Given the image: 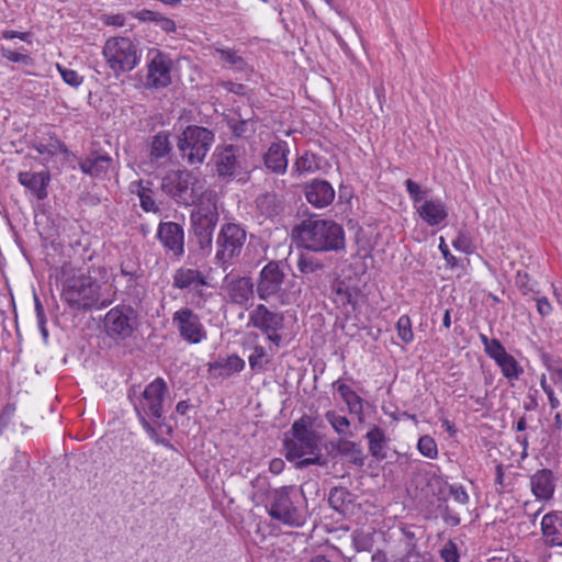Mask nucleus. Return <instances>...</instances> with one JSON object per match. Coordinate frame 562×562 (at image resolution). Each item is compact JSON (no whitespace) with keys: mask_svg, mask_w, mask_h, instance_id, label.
<instances>
[{"mask_svg":"<svg viewBox=\"0 0 562 562\" xmlns=\"http://www.w3.org/2000/svg\"><path fill=\"white\" fill-rule=\"evenodd\" d=\"M296 245L314 252L340 251L346 248L345 231L331 220L311 216L292 229Z\"/></svg>","mask_w":562,"mask_h":562,"instance_id":"nucleus-2","label":"nucleus"},{"mask_svg":"<svg viewBox=\"0 0 562 562\" xmlns=\"http://www.w3.org/2000/svg\"><path fill=\"white\" fill-rule=\"evenodd\" d=\"M452 246L464 254L473 251V245L469 235L464 232H459L457 237L452 240Z\"/></svg>","mask_w":562,"mask_h":562,"instance_id":"nucleus-54","label":"nucleus"},{"mask_svg":"<svg viewBox=\"0 0 562 562\" xmlns=\"http://www.w3.org/2000/svg\"><path fill=\"white\" fill-rule=\"evenodd\" d=\"M172 151V144L170 142V133L160 131L150 138L149 143V158L154 162L168 160Z\"/></svg>","mask_w":562,"mask_h":562,"instance_id":"nucleus-32","label":"nucleus"},{"mask_svg":"<svg viewBox=\"0 0 562 562\" xmlns=\"http://www.w3.org/2000/svg\"><path fill=\"white\" fill-rule=\"evenodd\" d=\"M172 324L180 337L189 344H199L206 339V330L200 316L189 307H181L172 315Z\"/></svg>","mask_w":562,"mask_h":562,"instance_id":"nucleus-16","label":"nucleus"},{"mask_svg":"<svg viewBox=\"0 0 562 562\" xmlns=\"http://www.w3.org/2000/svg\"><path fill=\"white\" fill-rule=\"evenodd\" d=\"M1 54H2V57H4L5 59H8L12 63L29 64L31 60V57L29 55L22 54V53H19V52H15V50H12V49H9L5 47H1Z\"/></svg>","mask_w":562,"mask_h":562,"instance_id":"nucleus-59","label":"nucleus"},{"mask_svg":"<svg viewBox=\"0 0 562 562\" xmlns=\"http://www.w3.org/2000/svg\"><path fill=\"white\" fill-rule=\"evenodd\" d=\"M266 356V349L262 346H255L252 353L248 357L250 368L252 370H262L268 363Z\"/></svg>","mask_w":562,"mask_h":562,"instance_id":"nucleus-47","label":"nucleus"},{"mask_svg":"<svg viewBox=\"0 0 562 562\" xmlns=\"http://www.w3.org/2000/svg\"><path fill=\"white\" fill-rule=\"evenodd\" d=\"M310 427L311 422L307 417L295 420L292 425L293 437L314 435L315 432L311 430Z\"/></svg>","mask_w":562,"mask_h":562,"instance_id":"nucleus-55","label":"nucleus"},{"mask_svg":"<svg viewBox=\"0 0 562 562\" xmlns=\"http://www.w3.org/2000/svg\"><path fill=\"white\" fill-rule=\"evenodd\" d=\"M333 385L337 389L342 401L348 406L349 413L358 415L361 419L363 416V400L349 385L345 383L336 381Z\"/></svg>","mask_w":562,"mask_h":562,"instance_id":"nucleus-36","label":"nucleus"},{"mask_svg":"<svg viewBox=\"0 0 562 562\" xmlns=\"http://www.w3.org/2000/svg\"><path fill=\"white\" fill-rule=\"evenodd\" d=\"M282 261L270 260L262 267L256 282V293L262 301L280 300L284 294L285 281Z\"/></svg>","mask_w":562,"mask_h":562,"instance_id":"nucleus-10","label":"nucleus"},{"mask_svg":"<svg viewBox=\"0 0 562 562\" xmlns=\"http://www.w3.org/2000/svg\"><path fill=\"white\" fill-rule=\"evenodd\" d=\"M515 284L524 295L535 291V283L525 271H517Z\"/></svg>","mask_w":562,"mask_h":562,"instance_id":"nucleus-52","label":"nucleus"},{"mask_svg":"<svg viewBox=\"0 0 562 562\" xmlns=\"http://www.w3.org/2000/svg\"><path fill=\"white\" fill-rule=\"evenodd\" d=\"M156 238L171 259L179 261L184 255V228L176 222H160Z\"/></svg>","mask_w":562,"mask_h":562,"instance_id":"nucleus-15","label":"nucleus"},{"mask_svg":"<svg viewBox=\"0 0 562 562\" xmlns=\"http://www.w3.org/2000/svg\"><path fill=\"white\" fill-rule=\"evenodd\" d=\"M57 68H58V71H59L63 80L67 85L77 88L82 83L83 77L80 76L76 70L68 69V68L59 66V65L57 66Z\"/></svg>","mask_w":562,"mask_h":562,"instance_id":"nucleus-51","label":"nucleus"},{"mask_svg":"<svg viewBox=\"0 0 562 562\" xmlns=\"http://www.w3.org/2000/svg\"><path fill=\"white\" fill-rule=\"evenodd\" d=\"M397 335L400 339L406 344L414 339L412 330V322L407 315H402L396 323Z\"/></svg>","mask_w":562,"mask_h":562,"instance_id":"nucleus-46","label":"nucleus"},{"mask_svg":"<svg viewBox=\"0 0 562 562\" xmlns=\"http://www.w3.org/2000/svg\"><path fill=\"white\" fill-rule=\"evenodd\" d=\"M480 340L485 353L499 367L502 374L508 381H517L524 373V368L509 355L503 344L496 339H490L485 334H480Z\"/></svg>","mask_w":562,"mask_h":562,"instance_id":"nucleus-13","label":"nucleus"},{"mask_svg":"<svg viewBox=\"0 0 562 562\" xmlns=\"http://www.w3.org/2000/svg\"><path fill=\"white\" fill-rule=\"evenodd\" d=\"M439 249L450 267H456L458 265L457 258L453 255H451L442 237L440 238Z\"/></svg>","mask_w":562,"mask_h":562,"instance_id":"nucleus-62","label":"nucleus"},{"mask_svg":"<svg viewBox=\"0 0 562 562\" xmlns=\"http://www.w3.org/2000/svg\"><path fill=\"white\" fill-rule=\"evenodd\" d=\"M530 487L532 494L540 501H548L554 493V476L551 470H538L530 477Z\"/></svg>","mask_w":562,"mask_h":562,"instance_id":"nucleus-26","label":"nucleus"},{"mask_svg":"<svg viewBox=\"0 0 562 562\" xmlns=\"http://www.w3.org/2000/svg\"><path fill=\"white\" fill-rule=\"evenodd\" d=\"M245 361L237 355H231L225 359H220L211 364L210 370L221 378H228L243 371Z\"/></svg>","mask_w":562,"mask_h":562,"instance_id":"nucleus-34","label":"nucleus"},{"mask_svg":"<svg viewBox=\"0 0 562 562\" xmlns=\"http://www.w3.org/2000/svg\"><path fill=\"white\" fill-rule=\"evenodd\" d=\"M284 447L286 459L290 461L296 460V469H304L312 464H326V461L318 454L319 448L315 434L286 439Z\"/></svg>","mask_w":562,"mask_h":562,"instance_id":"nucleus-11","label":"nucleus"},{"mask_svg":"<svg viewBox=\"0 0 562 562\" xmlns=\"http://www.w3.org/2000/svg\"><path fill=\"white\" fill-rule=\"evenodd\" d=\"M439 509L441 513V517L447 525L451 527L460 525L461 519L459 517V514L451 509L446 501L439 504Z\"/></svg>","mask_w":562,"mask_h":562,"instance_id":"nucleus-53","label":"nucleus"},{"mask_svg":"<svg viewBox=\"0 0 562 562\" xmlns=\"http://www.w3.org/2000/svg\"><path fill=\"white\" fill-rule=\"evenodd\" d=\"M218 222L190 221L191 232L202 255L212 250L213 233Z\"/></svg>","mask_w":562,"mask_h":562,"instance_id":"nucleus-27","label":"nucleus"},{"mask_svg":"<svg viewBox=\"0 0 562 562\" xmlns=\"http://www.w3.org/2000/svg\"><path fill=\"white\" fill-rule=\"evenodd\" d=\"M214 142L213 131L200 125H188L177 136V148L182 160L189 166H201Z\"/></svg>","mask_w":562,"mask_h":562,"instance_id":"nucleus-6","label":"nucleus"},{"mask_svg":"<svg viewBox=\"0 0 562 562\" xmlns=\"http://www.w3.org/2000/svg\"><path fill=\"white\" fill-rule=\"evenodd\" d=\"M216 53L220 55V58L223 63L235 69L241 70L246 66L245 59L233 49L217 48Z\"/></svg>","mask_w":562,"mask_h":562,"instance_id":"nucleus-43","label":"nucleus"},{"mask_svg":"<svg viewBox=\"0 0 562 562\" xmlns=\"http://www.w3.org/2000/svg\"><path fill=\"white\" fill-rule=\"evenodd\" d=\"M227 295L232 303L245 306L254 297L255 283L249 277H238L228 281L225 277Z\"/></svg>","mask_w":562,"mask_h":562,"instance_id":"nucleus-21","label":"nucleus"},{"mask_svg":"<svg viewBox=\"0 0 562 562\" xmlns=\"http://www.w3.org/2000/svg\"><path fill=\"white\" fill-rule=\"evenodd\" d=\"M416 212L429 226L440 225L448 217L447 206L440 199L425 200L416 206Z\"/></svg>","mask_w":562,"mask_h":562,"instance_id":"nucleus-23","label":"nucleus"},{"mask_svg":"<svg viewBox=\"0 0 562 562\" xmlns=\"http://www.w3.org/2000/svg\"><path fill=\"white\" fill-rule=\"evenodd\" d=\"M335 293L338 296V300L340 301L341 304H344V305L345 304H351V305L356 304V302L353 300V296H355L353 293L344 283H339L335 288Z\"/></svg>","mask_w":562,"mask_h":562,"instance_id":"nucleus-58","label":"nucleus"},{"mask_svg":"<svg viewBox=\"0 0 562 562\" xmlns=\"http://www.w3.org/2000/svg\"><path fill=\"white\" fill-rule=\"evenodd\" d=\"M205 276L194 268L180 267L172 277V286L179 290H192L199 286H209Z\"/></svg>","mask_w":562,"mask_h":562,"instance_id":"nucleus-25","label":"nucleus"},{"mask_svg":"<svg viewBox=\"0 0 562 562\" xmlns=\"http://www.w3.org/2000/svg\"><path fill=\"white\" fill-rule=\"evenodd\" d=\"M304 193L307 202L317 209L330 205L335 199V190L333 186L322 179H314L306 183Z\"/></svg>","mask_w":562,"mask_h":562,"instance_id":"nucleus-20","label":"nucleus"},{"mask_svg":"<svg viewBox=\"0 0 562 562\" xmlns=\"http://www.w3.org/2000/svg\"><path fill=\"white\" fill-rule=\"evenodd\" d=\"M30 147L37 151L40 161L43 165L52 161L58 154H63L66 157L70 154L66 144L52 131L36 134L31 139Z\"/></svg>","mask_w":562,"mask_h":562,"instance_id":"nucleus-18","label":"nucleus"},{"mask_svg":"<svg viewBox=\"0 0 562 562\" xmlns=\"http://www.w3.org/2000/svg\"><path fill=\"white\" fill-rule=\"evenodd\" d=\"M132 193H136L139 198V204L143 211L149 213H159L160 207L154 199V193H146L143 188V180L133 181L130 186Z\"/></svg>","mask_w":562,"mask_h":562,"instance_id":"nucleus-38","label":"nucleus"},{"mask_svg":"<svg viewBox=\"0 0 562 562\" xmlns=\"http://www.w3.org/2000/svg\"><path fill=\"white\" fill-rule=\"evenodd\" d=\"M156 24L167 33L176 31V23L173 20L158 15Z\"/></svg>","mask_w":562,"mask_h":562,"instance_id":"nucleus-63","label":"nucleus"},{"mask_svg":"<svg viewBox=\"0 0 562 562\" xmlns=\"http://www.w3.org/2000/svg\"><path fill=\"white\" fill-rule=\"evenodd\" d=\"M495 485L498 493H503L507 488L503 464H497L495 468Z\"/></svg>","mask_w":562,"mask_h":562,"instance_id":"nucleus-60","label":"nucleus"},{"mask_svg":"<svg viewBox=\"0 0 562 562\" xmlns=\"http://www.w3.org/2000/svg\"><path fill=\"white\" fill-rule=\"evenodd\" d=\"M229 128L236 137H246L255 133V123L250 120H231Z\"/></svg>","mask_w":562,"mask_h":562,"instance_id":"nucleus-44","label":"nucleus"},{"mask_svg":"<svg viewBox=\"0 0 562 562\" xmlns=\"http://www.w3.org/2000/svg\"><path fill=\"white\" fill-rule=\"evenodd\" d=\"M449 493L453 499L461 505H467L470 502L468 492L465 491L464 486L460 484L450 485Z\"/></svg>","mask_w":562,"mask_h":562,"instance_id":"nucleus-57","label":"nucleus"},{"mask_svg":"<svg viewBox=\"0 0 562 562\" xmlns=\"http://www.w3.org/2000/svg\"><path fill=\"white\" fill-rule=\"evenodd\" d=\"M319 164L321 158L316 154L305 151L296 158L292 167V173L300 177L303 173L315 172L319 169Z\"/></svg>","mask_w":562,"mask_h":562,"instance_id":"nucleus-37","label":"nucleus"},{"mask_svg":"<svg viewBox=\"0 0 562 562\" xmlns=\"http://www.w3.org/2000/svg\"><path fill=\"white\" fill-rule=\"evenodd\" d=\"M169 387L162 378H156L147 384L138 400L134 404L136 416L150 439L162 442L159 439L157 427L164 425V401Z\"/></svg>","mask_w":562,"mask_h":562,"instance_id":"nucleus-3","label":"nucleus"},{"mask_svg":"<svg viewBox=\"0 0 562 562\" xmlns=\"http://www.w3.org/2000/svg\"><path fill=\"white\" fill-rule=\"evenodd\" d=\"M112 165V158L104 154L92 151L88 157L79 161V168L85 175L101 177L105 175Z\"/></svg>","mask_w":562,"mask_h":562,"instance_id":"nucleus-29","label":"nucleus"},{"mask_svg":"<svg viewBox=\"0 0 562 562\" xmlns=\"http://www.w3.org/2000/svg\"><path fill=\"white\" fill-rule=\"evenodd\" d=\"M256 488L255 497L265 504L268 515L290 527H301L306 520V501L296 486L286 485L271 488L266 477H256L251 482Z\"/></svg>","mask_w":562,"mask_h":562,"instance_id":"nucleus-1","label":"nucleus"},{"mask_svg":"<svg viewBox=\"0 0 562 562\" xmlns=\"http://www.w3.org/2000/svg\"><path fill=\"white\" fill-rule=\"evenodd\" d=\"M353 544L358 551H369L372 547V536L362 530H356L352 533Z\"/></svg>","mask_w":562,"mask_h":562,"instance_id":"nucleus-49","label":"nucleus"},{"mask_svg":"<svg viewBox=\"0 0 562 562\" xmlns=\"http://www.w3.org/2000/svg\"><path fill=\"white\" fill-rule=\"evenodd\" d=\"M364 437L368 440L369 453L378 461L384 460L389 445L385 431L381 427L373 425Z\"/></svg>","mask_w":562,"mask_h":562,"instance_id":"nucleus-30","label":"nucleus"},{"mask_svg":"<svg viewBox=\"0 0 562 562\" xmlns=\"http://www.w3.org/2000/svg\"><path fill=\"white\" fill-rule=\"evenodd\" d=\"M19 182L29 189L37 200H44L47 198V187L50 181L49 171H22L18 175Z\"/></svg>","mask_w":562,"mask_h":562,"instance_id":"nucleus-22","label":"nucleus"},{"mask_svg":"<svg viewBox=\"0 0 562 562\" xmlns=\"http://www.w3.org/2000/svg\"><path fill=\"white\" fill-rule=\"evenodd\" d=\"M331 449L336 454L346 458L348 462L359 468L364 465L366 456L359 443L339 438L336 442H331Z\"/></svg>","mask_w":562,"mask_h":562,"instance_id":"nucleus-28","label":"nucleus"},{"mask_svg":"<svg viewBox=\"0 0 562 562\" xmlns=\"http://www.w3.org/2000/svg\"><path fill=\"white\" fill-rule=\"evenodd\" d=\"M417 449L424 457L429 459H436L438 456L437 443L435 439L428 435L419 438Z\"/></svg>","mask_w":562,"mask_h":562,"instance_id":"nucleus-45","label":"nucleus"},{"mask_svg":"<svg viewBox=\"0 0 562 562\" xmlns=\"http://www.w3.org/2000/svg\"><path fill=\"white\" fill-rule=\"evenodd\" d=\"M191 291V302L196 308H204L206 302L213 296V293L206 291L204 286L194 288Z\"/></svg>","mask_w":562,"mask_h":562,"instance_id":"nucleus-50","label":"nucleus"},{"mask_svg":"<svg viewBox=\"0 0 562 562\" xmlns=\"http://www.w3.org/2000/svg\"><path fill=\"white\" fill-rule=\"evenodd\" d=\"M256 207L261 215L271 218L283 212V201L274 192H266L258 195L255 200Z\"/></svg>","mask_w":562,"mask_h":562,"instance_id":"nucleus-33","label":"nucleus"},{"mask_svg":"<svg viewBox=\"0 0 562 562\" xmlns=\"http://www.w3.org/2000/svg\"><path fill=\"white\" fill-rule=\"evenodd\" d=\"M137 327V312L130 305H117L104 317V329L113 339H126Z\"/></svg>","mask_w":562,"mask_h":562,"instance_id":"nucleus-12","label":"nucleus"},{"mask_svg":"<svg viewBox=\"0 0 562 562\" xmlns=\"http://www.w3.org/2000/svg\"><path fill=\"white\" fill-rule=\"evenodd\" d=\"M440 557L445 562H459L457 544L452 541L447 542L440 550Z\"/></svg>","mask_w":562,"mask_h":562,"instance_id":"nucleus-56","label":"nucleus"},{"mask_svg":"<svg viewBox=\"0 0 562 562\" xmlns=\"http://www.w3.org/2000/svg\"><path fill=\"white\" fill-rule=\"evenodd\" d=\"M286 143H273L266 153L265 166L276 173H284L288 167Z\"/></svg>","mask_w":562,"mask_h":562,"instance_id":"nucleus-31","label":"nucleus"},{"mask_svg":"<svg viewBox=\"0 0 562 562\" xmlns=\"http://www.w3.org/2000/svg\"><path fill=\"white\" fill-rule=\"evenodd\" d=\"M193 205L190 221L218 222L217 195L213 190H201Z\"/></svg>","mask_w":562,"mask_h":562,"instance_id":"nucleus-19","label":"nucleus"},{"mask_svg":"<svg viewBox=\"0 0 562 562\" xmlns=\"http://www.w3.org/2000/svg\"><path fill=\"white\" fill-rule=\"evenodd\" d=\"M405 188L415 207L422 204L425 200H428L427 196L429 190L423 189L417 182L413 181L412 179L405 180Z\"/></svg>","mask_w":562,"mask_h":562,"instance_id":"nucleus-42","label":"nucleus"},{"mask_svg":"<svg viewBox=\"0 0 562 562\" xmlns=\"http://www.w3.org/2000/svg\"><path fill=\"white\" fill-rule=\"evenodd\" d=\"M249 324L267 335L268 340L276 346L281 344L282 337L279 334L284 327V315L269 310L266 305L259 304L249 315Z\"/></svg>","mask_w":562,"mask_h":562,"instance_id":"nucleus-14","label":"nucleus"},{"mask_svg":"<svg viewBox=\"0 0 562 562\" xmlns=\"http://www.w3.org/2000/svg\"><path fill=\"white\" fill-rule=\"evenodd\" d=\"M325 418L338 435H340V436L351 435L350 422L346 416L339 415L335 411H328L325 414Z\"/></svg>","mask_w":562,"mask_h":562,"instance_id":"nucleus-41","label":"nucleus"},{"mask_svg":"<svg viewBox=\"0 0 562 562\" xmlns=\"http://www.w3.org/2000/svg\"><path fill=\"white\" fill-rule=\"evenodd\" d=\"M161 191L179 205L191 206L203 189L200 179L188 169L169 170L160 182Z\"/></svg>","mask_w":562,"mask_h":562,"instance_id":"nucleus-7","label":"nucleus"},{"mask_svg":"<svg viewBox=\"0 0 562 562\" xmlns=\"http://www.w3.org/2000/svg\"><path fill=\"white\" fill-rule=\"evenodd\" d=\"M106 66L117 78L122 74L132 71L140 60L138 43L130 37H111L102 49Z\"/></svg>","mask_w":562,"mask_h":562,"instance_id":"nucleus-8","label":"nucleus"},{"mask_svg":"<svg viewBox=\"0 0 562 562\" xmlns=\"http://www.w3.org/2000/svg\"><path fill=\"white\" fill-rule=\"evenodd\" d=\"M212 157L215 173L220 180L241 186L250 181L255 166L243 147L233 144L220 145L216 146Z\"/></svg>","mask_w":562,"mask_h":562,"instance_id":"nucleus-4","label":"nucleus"},{"mask_svg":"<svg viewBox=\"0 0 562 562\" xmlns=\"http://www.w3.org/2000/svg\"><path fill=\"white\" fill-rule=\"evenodd\" d=\"M541 531L546 544L562 546V512L553 510L546 514L541 520Z\"/></svg>","mask_w":562,"mask_h":562,"instance_id":"nucleus-24","label":"nucleus"},{"mask_svg":"<svg viewBox=\"0 0 562 562\" xmlns=\"http://www.w3.org/2000/svg\"><path fill=\"white\" fill-rule=\"evenodd\" d=\"M297 270L311 280L308 276L317 274L319 271L324 270L325 265L317 259L316 257L308 254H301L296 263Z\"/></svg>","mask_w":562,"mask_h":562,"instance_id":"nucleus-40","label":"nucleus"},{"mask_svg":"<svg viewBox=\"0 0 562 562\" xmlns=\"http://www.w3.org/2000/svg\"><path fill=\"white\" fill-rule=\"evenodd\" d=\"M172 60L168 54L153 49L148 54L147 85L159 89L171 83Z\"/></svg>","mask_w":562,"mask_h":562,"instance_id":"nucleus-17","label":"nucleus"},{"mask_svg":"<svg viewBox=\"0 0 562 562\" xmlns=\"http://www.w3.org/2000/svg\"><path fill=\"white\" fill-rule=\"evenodd\" d=\"M406 553L403 558L404 562H422L420 553L417 551L416 546L405 547Z\"/></svg>","mask_w":562,"mask_h":562,"instance_id":"nucleus-64","label":"nucleus"},{"mask_svg":"<svg viewBox=\"0 0 562 562\" xmlns=\"http://www.w3.org/2000/svg\"><path fill=\"white\" fill-rule=\"evenodd\" d=\"M541 361L546 369L550 373V378L553 383L562 392V360L559 357H554L548 352L540 353Z\"/></svg>","mask_w":562,"mask_h":562,"instance_id":"nucleus-39","label":"nucleus"},{"mask_svg":"<svg viewBox=\"0 0 562 562\" xmlns=\"http://www.w3.org/2000/svg\"><path fill=\"white\" fill-rule=\"evenodd\" d=\"M61 299L69 307L76 311H88L95 306H106L104 301L100 302V284L98 281L83 272L74 274L65 280Z\"/></svg>","mask_w":562,"mask_h":562,"instance_id":"nucleus-5","label":"nucleus"},{"mask_svg":"<svg viewBox=\"0 0 562 562\" xmlns=\"http://www.w3.org/2000/svg\"><path fill=\"white\" fill-rule=\"evenodd\" d=\"M130 467L132 469V472H131L132 475L144 476L145 471L148 468V462H147L145 453L143 451H137L133 456V458L130 462Z\"/></svg>","mask_w":562,"mask_h":562,"instance_id":"nucleus-48","label":"nucleus"},{"mask_svg":"<svg viewBox=\"0 0 562 562\" xmlns=\"http://www.w3.org/2000/svg\"><path fill=\"white\" fill-rule=\"evenodd\" d=\"M355 501V495L344 486H335L329 491L328 504L340 514H346Z\"/></svg>","mask_w":562,"mask_h":562,"instance_id":"nucleus-35","label":"nucleus"},{"mask_svg":"<svg viewBox=\"0 0 562 562\" xmlns=\"http://www.w3.org/2000/svg\"><path fill=\"white\" fill-rule=\"evenodd\" d=\"M247 239L246 229L236 223H225L221 226L215 240V260L224 271L232 265L233 260L241 254Z\"/></svg>","mask_w":562,"mask_h":562,"instance_id":"nucleus-9","label":"nucleus"},{"mask_svg":"<svg viewBox=\"0 0 562 562\" xmlns=\"http://www.w3.org/2000/svg\"><path fill=\"white\" fill-rule=\"evenodd\" d=\"M537 311L541 316H548L552 312V305L546 296L538 297L537 300Z\"/></svg>","mask_w":562,"mask_h":562,"instance_id":"nucleus-61","label":"nucleus"}]
</instances>
